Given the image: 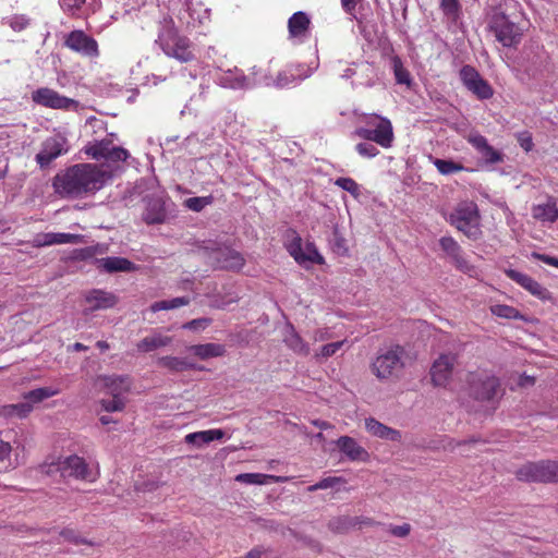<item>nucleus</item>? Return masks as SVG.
<instances>
[{"mask_svg": "<svg viewBox=\"0 0 558 558\" xmlns=\"http://www.w3.org/2000/svg\"><path fill=\"white\" fill-rule=\"evenodd\" d=\"M286 248L299 265H305L307 262L317 265L325 263V258L319 254L313 242H307L303 248V240L295 230H289V241Z\"/></svg>", "mask_w": 558, "mask_h": 558, "instance_id": "10", "label": "nucleus"}, {"mask_svg": "<svg viewBox=\"0 0 558 558\" xmlns=\"http://www.w3.org/2000/svg\"><path fill=\"white\" fill-rule=\"evenodd\" d=\"M168 302H169L170 310H173V308L189 305L191 300L189 296H179V298L169 300Z\"/></svg>", "mask_w": 558, "mask_h": 558, "instance_id": "61", "label": "nucleus"}, {"mask_svg": "<svg viewBox=\"0 0 558 558\" xmlns=\"http://www.w3.org/2000/svg\"><path fill=\"white\" fill-rule=\"evenodd\" d=\"M245 558H278L269 548L255 547L250 550Z\"/></svg>", "mask_w": 558, "mask_h": 558, "instance_id": "52", "label": "nucleus"}, {"mask_svg": "<svg viewBox=\"0 0 558 558\" xmlns=\"http://www.w3.org/2000/svg\"><path fill=\"white\" fill-rule=\"evenodd\" d=\"M170 310L169 302L167 300L155 302L150 305V311L153 313L159 312V311H168Z\"/></svg>", "mask_w": 558, "mask_h": 558, "instance_id": "62", "label": "nucleus"}, {"mask_svg": "<svg viewBox=\"0 0 558 558\" xmlns=\"http://www.w3.org/2000/svg\"><path fill=\"white\" fill-rule=\"evenodd\" d=\"M209 260L216 268L232 271L241 270L245 264L241 253L227 246L211 248Z\"/></svg>", "mask_w": 558, "mask_h": 558, "instance_id": "14", "label": "nucleus"}, {"mask_svg": "<svg viewBox=\"0 0 558 558\" xmlns=\"http://www.w3.org/2000/svg\"><path fill=\"white\" fill-rule=\"evenodd\" d=\"M311 20L305 12L299 11L292 14L288 21L290 37L302 38L308 32Z\"/></svg>", "mask_w": 558, "mask_h": 558, "instance_id": "25", "label": "nucleus"}, {"mask_svg": "<svg viewBox=\"0 0 558 558\" xmlns=\"http://www.w3.org/2000/svg\"><path fill=\"white\" fill-rule=\"evenodd\" d=\"M335 185L349 192L354 198H357L361 194L360 185L352 178H338L335 181Z\"/></svg>", "mask_w": 558, "mask_h": 558, "instance_id": "40", "label": "nucleus"}, {"mask_svg": "<svg viewBox=\"0 0 558 558\" xmlns=\"http://www.w3.org/2000/svg\"><path fill=\"white\" fill-rule=\"evenodd\" d=\"M106 387L109 389L112 395V399L101 400V408L107 412H120L125 408V403L123 399L120 397L122 391L129 389V385L125 383V379L122 377H106L105 378Z\"/></svg>", "mask_w": 558, "mask_h": 558, "instance_id": "16", "label": "nucleus"}, {"mask_svg": "<svg viewBox=\"0 0 558 558\" xmlns=\"http://www.w3.org/2000/svg\"><path fill=\"white\" fill-rule=\"evenodd\" d=\"M532 216L541 222H555L558 219L556 199L548 197L546 203L534 205L532 207Z\"/></svg>", "mask_w": 558, "mask_h": 558, "instance_id": "23", "label": "nucleus"}, {"mask_svg": "<svg viewBox=\"0 0 558 558\" xmlns=\"http://www.w3.org/2000/svg\"><path fill=\"white\" fill-rule=\"evenodd\" d=\"M15 410L14 404L3 405L0 408V414L8 417H15Z\"/></svg>", "mask_w": 558, "mask_h": 558, "instance_id": "64", "label": "nucleus"}, {"mask_svg": "<svg viewBox=\"0 0 558 558\" xmlns=\"http://www.w3.org/2000/svg\"><path fill=\"white\" fill-rule=\"evenodd\" d=\"M488 27L504 47H515L521 41V28L517 23L510 21L504 12H494L489 20Z\"/></svg>", "mask_w": 558, "mask_h": 558, "instance_id": "8", "label": "nucleus"}, {"mask_svg": "<svg viewBox=\"0 0 558 558\" xmlns=\"http://www.w3.org/2000/svg\"><path fill=\"white\" fill-rule=\"evenodd\" d=\"M235 481L248 485H265L267 483H284L288 477L262 473H241L235 476Z\"/></svg>", "mask_w": 558, "mask_h": 558, "instance_id": "26", "label": "nucleus"}, {"mask_svg": "<svg viewBox=\"0 0 558 558\" xmlns=\"http://www.w3.org/2000/svg\"><path fill=\"white\" fill-rule=\"evenodd\" d=\"M286 344L295 353L301 355H307L310 353L308 344L302 339V337L291 328L289 335L284 338Z\"/></svg>", "mask_w": 558, "mask_h": 558, "instance_id": "33", "label": "nucleus"}, {"mask_svg": "<svg viewBox=\"0 0 558 558\" xmlns=\"http://www.w3.org/2000/svg\"><path fill=\"white\" fill-rule=\"evenodd\" d=\"M32 100L41 107L56 110H76L78 101L59 94L49 87H40L32 93Z\"/></svg>", "mask_w": 558, "mask_h": 558, "instance_id": "11", "label": "nucleus"}, {"mask_svg": "<svg viewBox=\"0 0 558 558\" xmlns=\"http://www.w3.org/2000/svg\"><path fill=\"white\" fill-rule=\"evenodd\" d=\"M225 436L223 430L221 429H208V430H201L187 434L185 436V442L190 445L195 446H203L205 444H209L214 440H220Z\"/></svg>", "mask_w": 558, "mask_h": 558, "instance_id": "27", "label": "nucleus"}, {"mask_svg": "<svg viewBox=\"0 0 558 558\" xmlns=\"http://www.w3.org/2000/svg\"><path fill=\"white\" fill-rule=\"evenodd\" d=\"M213 203V196H203V197H190L185 199L184 204L185 206L193 210V211H201L203 210L207 205H210Z\"/></svg>", "mask_w": 558, "mask_h": 558, "instance_id": "45", "label": "nucleus"}, {"mask_svg": "<svg viewBox=\"0 0 558 558\" xmlns=\"http://www.w3.org/2000/svg\"><path fill=\"white\" fill-rule=\"evenodd\" d=\"M211 324L210 318H196L191 322H187L183 325V328L190 329V330H198V329H205Z\"/></svg>", "mask_w": 558, "mask_h": 558, "instance_id": "53", "label": "nucleus"}, {"mask_svg": "<svg viewBox=\"0 0 558 558\" xmlns=\"http://www.w3.org/2000/svg\"><path fill=\"white\" fill-rule=\"evenodd\" d=\"M450 223L469 239L477 240L481 234V215L473 201L460 202L450 215Z\"/></svg>", "mask_w": 558, "mask_h": 558, "instance_id": "5", "label": "nucleus"}, {"mask_svg": "<svg viewBox=\"0 0 558 558\" xmlns=\"http://www.w3.org/2000/svg\"><path fill=\"white\" fill-rule=\"evenodd\" d=\"M519 145L525 150L530 151L533 148V140L529 132H521L517 135Z\"/></svg>", "mask_w": 558, "mask_h": 558, "instance_id": "55", "label": "nucleus"}, {"mask_svg": "<svg viewBox=\"0 0 558 558\" xmlns=\"http://www.w3.org/2000/svg\"><path fill=\"white\" fill-rule=\"evenodd\" d=\"M341 1V7L343 9V11L355 17V10H356V7L357 4L362 1V0H340Z\"/></svg>", "mask_w": 558, "mask_h": 558, "instance_id": "57", "label": "nucleus"}, {"mask_svg": "<svg viewBox=\"0 0 558 558\" xmlns=\"http://www.w3.org/2000/svg\"><path fill=\"white\" fill-rule=\"evenodd\" d=\"M356 153L364 158H374L379 155L378 148L365 141L355 145Z\"/></svg>", "mask_w": 558, "mask_h": 558, "instance_id": "47", "label": "nucleus"}, {"mask_svg": "<svg viewBox=\"0 0 558 558\" xmlns=\"http://www.w3.org/2000/svg\"><path fill=\"white\" fill-rule=\"evenodd\" d=\"M85 301L89 304L88 310L95 312L98 310L112 308L117 305L119 299L112 292H108L100 289H94L86 293Z\"/></svg>", "mask_w": 558, "mask_h": 558, "instance_id": "20", "label": "nucleus"}, {"mask_svg": "<svg viewBox=\"0 0 558 558\" xmlns=\"http://www.w3.org/2000/svg\"><path fill=\"white\" fill-rule=\"evenodd\" d=\"M395 78L398 84L410 85L411 75L410 72L403 66L402 61L399 57H395L392 60Z\"/></svg>", "mask_w": 558, "mask_h": 558, "instance_id": "39", "label": "nucleus"}, {"mask_svg": "<svg viewBox=\"0 0 558 558\" xmlns=\"http://www.w3.org/2000/svg\"><path fill=\"white\" fill-rule=\"evenodd\" d=\"M468 89L481 100L489 99L494 95L493 87L483 77L475 81Z\"/></svg>", "mask_w": 558, "mask_h": 558, "instance_id": "37", "label": "nucleus"}, {"mask_svg": "<svg viewBox=\"0 0 558 558\" xmlns=\"http://www.w3.org/2000/svg\"><path fill=\"white\" fill-rule=\"evenodd\" d=\"M457 355L453 353L440 354L430 367V378L434 386L445 387L451 379Z\"/></svg>", "mask_w": 558, "mask_h": 558, "instance_id": "15", "label": "nucleus"}, {"mask_svg": "<svg viewBox=\"0 0 558 558\" xmlns=\"http://www.w3.org/2000/svg\"><path fill=\"white\" fill-rule=\"evenodd\" d=\"M459 74L463 85L466 88L471 86L475 81L482 77L478 71L474 66L469 64L463 65Z\"/></svg>", "mask_w": 558, "mask_h": 558, "instance_id": "41", "label": "nucleus"}, {"mask_svg": "<svg viewBox=\"0 0 558 558\" xmlns=\"http://www.w3.org/2000/svg\"><path fill=\"white\" fill-rule=\"evenodd\" d=\"M364 125L355 130V135L364 141L373 142L381 148L389 149L395 142V133L391 121L379 114H366Z\"/></svg>", "mask_w": 558, "mask_h": 558, "instance_id": "3", "label": "nucleus"}, {"mask_svg": "<svg viewBox=\"0 0 558 558\" xmlns=\"http://www.w3.org/2000/svg\"><path fill=\"white\" fill-rule=\"evenodd\" d=\"M68 150V140L64 136L57 134L47 137L41 144L40 151L36 155V161L40 168H46Z\"/></svg>", "mask_w": 558, "mask_h": 558, "instance_id": "13", "label": "nucleus"}, {"mask_svg": "<svg viewBox=\"0 0 558 558\" xmlns=\"http://www.w3.org/2000/svg\"><path fill=\"white\" fill-rule=\"evenodd\" d=\"M339 483H344V480L342 477L336 476L325 477L322 481L317 482L316 484L308 486L307 492L312 493L318 489L332 488Z\"/></svg>", "mask_w": 558, "mask_h": 558, "instance_id": "46", "label": "nucleus"}, {"mask_svg": "<svg viewBox=\"0 0 558 558\" xmlns=\"http://www.w3.org/2000/svg\"><path fill=\"white\" fill-rule=\"evenodd\" d=\"M82 240V235L80 234H72V233H54L53 239V245L54 244H75L78 243Z\"/></svg>", "mask_w": 558, "mask_h": 558, "instance_id": "49", "label": "nucleus"}, {"mask_svg": "<svg viewBox=\"0 0 558 558\" xmlns=\"http://www.w3.org/2000/svg\"><path fill=\"white\" fill-rule=\"evenodd\" d=\"M8 23L14 32H22L29 25V20L25 15H14Z\"/></svg>", "mask_w": 558, "mask_h": 558, "instance_id": "50", "label": "nucleus"}, {"mask_svg": "<svg viewBox=\"0 0 558 558\" xmlns=\"http://www.w3.org/2000/svg\"><path fill=\"white\" fill-rule=\"evenodd\" d=\"M158 365L175 373L187 369H196V365L186 359L177 356H162L158 359Z\"/></svg>", "mask_w": 558, "mask_h": 558, "instance_id": "29", "label": "nucleus"}, {"mask_svg": "<svg viewBox=\"0 0 558 558\" xmlns=\"http://www.w3.org/2000/svg\"><path fill=\"white\" fill-rule=\"evenodd\" d=\"M515 476L523 482H558V461L527 462L517 470Z\"/></svg>", "mask_w": 558, "mask_h": 558, "instance_id": "9", "label": "nucleus"}, {"mask_svg": "<svg viewBox=\"0 0 558 558\" xmlns=\"http://www.w3.org/2000/svg\"><path fill=\"white\" fill-rule=\"evenodd\" d=\"M15 410V417H25L29 414L33 407L28 402L25 403H16L14 404Z\"/></svg>", "mask_w": 558, "mask_h": 558, "instance_id": "59", "label": "nucleus"}, {"mask_svg": "<svg viewBox=\"0 0 558 558\" xmlns=\"http://www.w3.org/2000/svg\"><path fill=\"white\" fill-rule=\"evenodd\" d=\"M171 342V338L162 335L147 336L142 339L136 348L140 352H150L156 349L168 345Z\"/></svg>", "mask_w": 558, "mask_h": 558, "instance_id": "30", "label": "nucleus"}, {"mask_svg": "<svg viewBox=\"0 0 558 558\" xmlns=\"http://www.w3.org/2000/svg\"><path fill=\"white\" fill-rule=\"evenodd\" d=\"M108 173L94 163H77L58 173L53 179L57 193L69 197H81L100 190Z\"/></svg>", "mask_w": 558, "mask_h": 558, "instance_id": "1", "label": "nucleus"}, {"mask_svg": "<svg viewBox=\"0 0 558 558\" xmlns=\"http://www.w3.org/2000/svg\"><path fill=\"white\" fill-rule=\"evenodd\" d=\"M56 471L64 480H76L81 482L94 483L98 477V472H95L85 458L77 454H70L60 458L56 463Z\"/></svg>", "mask_w": 558, "mask_h": 558, "instance_id": "6", "label": "nucleus"}, {"mask_svg": "<svg viewBox=\"0 0 558 558\" xmlns=\"http://www.w3.org/2000/svg\"><path fill=\"white\" fill-rule=\"evenodd\" d=\"M405 350L400 344L379 349L371 363V372L379 380H387L404 367Z\"/></svg>", "mask_w": 558, "mask_h": 558, "instance_id": "4", "label": "nucleus"}, {"mask_svg": "<svg viewBox=\"0 0 558 558\" xmlns=\"http://www.w3.org/2000/svg\"><path fill=\"white\" fill-rule=\"evenodd\" d=\"M60 392L59 389L52 387H41L33 389L24 393V399L31 403H39L48 398L57 396Z\"/></svg>", "mask_w": 558, "mask_h": 558, "instance_id": "34", "label": "nucleus"}, {"mask_svg": "<svg viewBox=\"0 0 558 558\" xmlns=\"http://www.w3.org/2000/svg\"><path fill=\"white\" fill-rule=\"evenodd\" d=\"M98 263L99 267L109 274L119 271L131 272L137 269V266L134 263L124 257H105L98 259Z\"/></svg>", "mask_w": 558, "mask_h": 558, "instance_id": "24", "label": "nucleus"}, {"mask_svg": "<svg viewBox=\"0 0 558 558\" xmlns=\"http://www.w3.org/2000/svg\"><path fill=\"white\" fill-rule=\"evenodd\" d=\"M440 9L447 17L456 21L460 12V2L459 0H440Z\"/></svg>", "mask_w": 558, "mask_h": 558, "instance_id": "43", "label": "nucleus"}, {"mask_svg": "<svg viewBox=\"0 0 558 558\" xmlns=\"http://www.w3.org/2000/svg\"><path fill=\"white\" fill-rule=\"evenodd\" d=\"M156 44L162 52L182 63L195 60L194 46L191 39L180 34L173 19L166 15L159 22L158 37Z\"/></svg>", "mask_w": 558, "mask_h": 558, "instance_id": "2", "label": "nucleus"}, {"mask_svg": "<svg viewBox=\"0 0 558 558\" xmlns=\"http://www.w3.org/2000/svg\"><path fill=\"white\" fill-rule=\"evenodd\" d=\"M64 46L83 57L97 58L99 56L97 40L80 29L72 31L66 35Z\"/></svg>", "mask_w": 558, "mask_h": 558, "instance_id": "12", "label": "nucleus"}, {"mask_svg": "<svg viewBox=\"0 0 558 558\" xmlns=\"http://www.w3.org/2000/svg\"><path fill=\"white\" fill-rule=\"evenodd\" d=\"M166 213L161 204L157 201L149 202L143 213V220L147 225H155L163 222Z\"/></svg>", "mask_w": 558, "mask_h": 558, "instance_id": "32", "label": "nucleus"}, {"mask_svg": "<svg viewBox=\"0 0 558 558\" xmlns=\"http://www.w3.org/2000/svg\"><path fill=\"white\" fill-rule=\"evenodd\" d=\"M59 2L65 12L74 13L85 4L86 0H59Z\"/></svg>", "mask_w": 558, "mask_h": 558, "instance_id": "54", "label": "nucleus"}, {"mask_svg": "<svg viewBox=\"0 0 558 558\" xmlns=\"http://www.w3.org/2000/svg\"><path fill=\"white\" fill-rule=\"evenodd\" d=\"M337 446L352 461H366L369 457L368 452L350 436H341L337 440Z\"/></svg>", "mask_w": 558, "mask_h": 558, "instance_id": "21", "label": "nucleus"}, {"mask_svg": "<svg viewBox=\"0 0 558 558\" xmlns=\"http://www.w3.org/2000/svg\"><path fill=\"white\" fill-rule=\"evenodd\" d=\"M532 256L547 265L558 268V258H556V257H553V256H549L546 254H541V253H533Z\"/></svg>", "mask_w": 558, "mask_h": 558, "instance_id": "60", "label": "nucleus"}, {"mask_svg": "<svg viewBox=\"0 0 558 558\" xmlns=\"http://www.w3.org/2000/svg\"><path fill=\"white\" fill-rule=\"evenodd\" d=\"M95 250L93 247H85L78 251L77 258L80 259H88L94 257Z\"/></svg>", "mask_w": 558, "mask_h": 558, "instance_id": "63", "label": "nucleus"}, {"mask_svg": "<svg viewBox=\"0 0 558 558\" xmlns=\"http://www.w3.org/2000/svg\"><path fill=\"white\" fill-rule=\"evenodd\" d=\"M490 312L493 315L506 319H522L523 316L520 312L513 306L506 304H496L490 306Z\"/></svg>", "mask_w": 558, "mask_h": 558, "instance_id": "38", "label": "nucleus"}, {"mask_svg": "<svg viewBox=\"0 0 558 558\" xmlns=\"http://www.w3.org/2000/svg\"><path fill=\"white\" fill-rule=\"evenodd\" d=\"M466 383L470 396L478 401H493L500 388L499 379L487 372L469 373Z\"/></svg>", "mask_w": 558, "mask_h": 558, "instance_id": "7", "label": "nucleus"}, {"mask_svg": "<svg viewBox=\"0 0 558 558\" xmlns=\"http://www.w3.org/2000/svg\"><path fill=\"white\" fill-rule=\"evenodd\" d=\"M345 343V340L336 341L331 343L324 344L318 352L315 353V357L319 359H328L335 355Z\"/></svg>", "mask_w": 558, "mask_h": 558, "instance_id": "44", "label": "nucleus"}, {"mask_svg": "<svg viewBox=\"0 0 558 558\" xmlns=\"http://www.w3.org/2000/svg\"><path fill=\"white\" fill-rule=\"evenodd\" d=\"M336 523L339 524L336 526L337 529H339L340 525L344 529L355 527V526L361 529L363 526H377L380 524L373 518L364 517V515H359V517H353V518H350V517L338 518L331 524L333 525Z\"/></svg>", "mask_w": 558, "mask_h": 558, "instance_id": "31", "label": "nucleus"}, {"mask_svg": "<svg viewBox=\"0 0 558 558\" xmlns=\"http://www.w3.org/2000/svg\"><path fill=\"white\" fill-rule=\"evenodd\" d=\"M54 232L39 233L34 239V246H49L53 245Z\"/></svg>", "mask_w": 558, "mask_h": 558, "instance_id": "51", "label": "nucleus"}, {"mask_svg": "<svg viewBox=\"0 0 558 558\" xmlns=\"http://www.w3.org/2000/svg\"><path fill=\"white\" fill-rule=\"evenodd\" d=\"M505 274L507 275V277L509 279L517 282L523 289L529 291L532 295H534L541 300H546L549 298L548 290L546 288H544L543 286H541L536 280H534L529 275L523 274L518 270H514V269H507V270H505Z\"/></svg>", "mask_w": 558, "mask_h": 558, "instance_id": "19", "label": "nucleus"}, {"mask_svg": "<svg viewBox=\"0 0 558 558\" xmlns=\"http://www.w3.org/2000/svg\"><path fill=\"white\" fill-rule=\"evenodd\" d=\"M60 536L65 541V542H69V543H72L74 545H81V544H84V545H88V546H94L95 543L92 542V541H88L84 537H81L75 530L73 529H63L61 532H60Z\"/></svg>", "mask_w": 558, "mask_h": 558, "instance_id": "42", "label": "nucleus"}, {"mask_svg": "<svg viewBox=\"0 0 558 558\" xmlns=\"http://www.w3.org/2000/svg\"><path fill=\"white\" fill-rule=\"evenodd\" d=\"M365 428L369 434L378 438L388 439L391 441L401 440V433L399 430L386 426L373 417L365 420Z\"/></svg>", "mask_w": 558, "mask_h": 558, "instance_id": "22", "label": "nucleus"}, {"mask_svg": "<svg viewBox=\"0 0 558 558\" xmlns=\"http://www.w3.org/2000/svg\"><path fill=\"white\" fill-rule=\"evenodd\" d=\"M111 148V141L102 140L95 142L86 148V154L95 160L106 159Z\"/></svg>", "mask_w": 558, "mask_h": 558, "instance_id": "36", "label": "nucleus"}, {"mask_svg": "<svg viewBox=\"0 0 558 558\" xmlns=\"http://www.w3.org/2000/svg\"><path fill=\"white\" fill-rule=\"evenodd\" d=\"M130 153L123 147H111L106 160L110 162L125 161Z\"/></svg>", "mask_w": 558, "mask_h": 558, "instance_id": "48", "label": "nucleus"}, {"mask_svg": "<svg viewBox=\"0 0 558 558\" xmlns=\"http://www.w3.org/2000/svg\"><path fill=\"white\" fill-rule=\"evenodd\" d=\"M389 532L396 537H407L411 532V525L409 523L390 525Z\"/></svg>", "mask_w": 558, "mask_h": 558, "instance_id": "56", "label": "nucleus"}, {"mask_svg": "<svg viewBox=\"0 0 558 558\" xmlns=\"http://www.w3.org/2000/svg\"><path fill=\"white\" fill-rule=\"evenodd\" d=\"M332 337L331 332L328 328H318L313 332V340L317 341H326Z\"/></svg>", "mask_w": 558, "mask_h": 558, "instance_id": "58", "label": "nucleus"}, {"mask_svg": "<svg viewBox=\"0 0 558 558\" xmlns=\"http://www.w3.org/2000/svg\"><path fill=\"white\" fill-rule=\"evenodd\" d=\"M189 350L201 360L222 356L226 353L225 345L219 343L194 344Z\"/></svg>", "mask_w": 558, "mask_h": 558, "instance_id": "28", "label": "nucleus"}, {"mask_svg": "<svg viewBox=\"0 0 558 558\" xmlns=\"http://www.w3.org/2000/svg\"><path fill=\"white\" fill-rule=\"evenodd\" d=\"M441 250L450 257L452 264L462 272L469 274L473 267L463 257L462 248L459 243L451 236H442L439 240Z\"/></svg>", "mask_w": 558, "mask_h": 558, "instance_id": "17", "label": "nucleus"}, {"mask_svg": "<svg viewBox=\"0 0 558 558\" xmlns=\"http://www.w3.org/2000/svg\"><path fill=\"white\" fill-rule=\"evenodd\" d=\"M466 141L476 149L487 163L494 165L504 160V155L490 146L487 138L482 134L477 132L470 133Z\"/></svg>", "mask_w": 558, "mask_h": 558, "instance_id": "18", "label": "nucleus"}, {"mask_svg": "<svg viewBox=\"0 0 558 558\" xmlns=\"http://www.w3.org/2000/svg\"><path fill=\"white\" fill-rule=\"evenodd\" d=\"M433 165L442 175H449L464 170V166L462 163L456 162L451 159L434 158Z\"/></svg>", "mask_w": 558, "mask_h": 558, "instance_id": "35", "label": "nucleus"}]
</instances>
